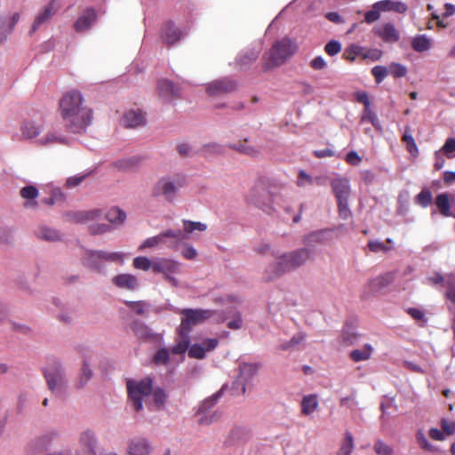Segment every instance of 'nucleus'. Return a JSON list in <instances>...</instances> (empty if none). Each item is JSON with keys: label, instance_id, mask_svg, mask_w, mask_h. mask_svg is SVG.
<instances>
[{"label": "nucleus", "instance_id": "obj_1", "mask_svg": "<svg viewBox=\"0 0 455 455\" xmlns=\"http://www.w3.org/2000/svg\"><path fill=\"white\" fill-rule=\"evenodd\" d=\"M60 109L71 132H82L92 122V111L84 105L82 94L78 91L67 92L60 100Z\"/></svg>", "mask_w": 455, "mask_h": 455}, {"label": "nucleus", "instance_id": "obj_2", "mask_svg": "<svg viewBox=\"0 0 455 455\" xmlns=\"http://www.w3.org/2000/svg\"><path fill=\"white\" fill-rule=\"evenodd\" d=\"M126 387L128 396L132 402L133 408L136 411H142V399L144 396H148L152 394L154 403L158 409L164 406L168 397L165 391L161 387H156L153 390V380L150 377L140 380L127 379Z\"/></svg>", "mask_w": 455, "mask_h": 455}, {"label": "nucleus", "instance_id": "obj_3", "mask_svg": "<svg viewBox=\"0 0 455 455\" xmlns=\"http://www.w3.org/2000/svg\"><path fill=\"white\" fill-rule=\"evenodd\" d=\"M311 259V251L308 249H297L283 253L276 258L275 261L266 268V279L274 280L284 274L296 270L305 265Z\"/></svg>", "mask_w": 455, "mask_h": 455}, {"label": "nucleus", "instance_id": "obj_4", "mask_svg": "<svg viewBox=\"0 0 455 455\" xmlns=\"http://www.w3.org/2000/svg\"><path fill=\"white\" fill-rule=\"evenodd\" d=\"M298 51V45L293 39L283 37L274 43L272 47L263 56L262 68L270 70L284 64Z\"/></svg>", "mask_w": 455, "mask_h": 455}, {"label": "nucleus", "instance_id": "obj_5", "mask_svg": "<svg viewBox=\"0 0 455 455\" xmlns=\"http://www.w3.org/2000/svg\"><path fill=\"white\" fill-rule=\"evenodd\" d=\"M281 196L274 195L262 186H256L246 196V201L263 212L271 214L275 211V204H279Z\"/></svg>", "mask_w": 455, "mask_h": 455}, {"label": "nucleus", "instance_id": "obj_6", "mask_svg": "<svg viewBox=\"0 0 455 455\" xmlns=\"http://www.w3.org/2000/svg\"><path fill=\"white\" fill-rule=\"evenodd\" d=\"M182 315L180 324L177 329L186 335L190 333L193 327L212 318L215 315V311L211 309H192L184 308L180 311Z\"/></svg>", "mask_w": 455, "mask_h": 455}, {"label": "nucleus", "instance_id": "obj_7", "mask_svg": "<svg viewBox=\"0 0 455 455\" xmlns=\"http://www.w3.org/2000/svg\"><path fill=\"white\" fill-rule=\"evenodd\" d=\"M44 378L49 389L55 395H63L66 389L67 381L64 371L60 364H56L44 371Z\"/></svg>", "mask_w": 455, "mask_h": 455}, {"label": "nucleus", "instance_id": "obj_8", "mask_svg": "<svg viewBox=\"0 0 455 455\" xmlns=\"http://www.w3.org/2000/svg\"><path fill=\"white\" fill-rule=\"evenodd\" d=\"M179 270L180 263L176 260L166 258L155 259L154 272L163 274L164 278L175 286L178 284V281L172 275L178 273Z\"/></svg>", "mask_w": 455, "mask_h": 455}, {"label": "nucleus", "instance_id": "obj_9", "mask_svg": "<svg viewBox=\"0 0 455 455\" xmlns=\"http://www.w3.org/2000/svg\"><path fill=\"white\" fill-rule=\"evenodd\" d=\"M166 238L176 239L177 243L175 244H173V246H172V247H176L177 243L180 241H181L187 237L183 235V233L180 229H176V230L168 229V230L161 232L159 235H157L156 236L149 237V238L146 239L143 242V243L140 246V249L143 250L145 248H152V247L157 246L158 244L165 243Z\"/></svg>", "mask_w": 455, "mask_h": 455}, {"label": "nucleus", "instance_id": "obj_10", "mask_svg": "<svg viewBox=\"0 0 455 455\" xmlns=\"http://www.w3.org/2000/svg\"><path fill=\"white\" fill-rule=\"evenodd\" d=\"M218 344V339H205L201 343H196L189 347L188 356L194 359H204L208 352L217 347Z\"/></svg>", "mask_w": 455, "mask_h": 455}, {"label": "nucleus", "instance_id": "obj_11", "mask_svg": "<svg viewBox=\"0 0 455 455\" xmlns=\"http://www.w3.org/2000/svg\"><path fill=\"white\" fill-rule=\"evenodd\" d=\"M184 184V179L178 180L176 182L167 179H161L155 187V195H164L167 200L171 201L175 196L179 188Z\"/></svg>", "mask_w": 455, "mask_h": 455}, {"label": "nucleus", "instance_id": "obj_12", "mask_svg": "<svg viewBox=\"0 0 455 455\" xmlns=\"http://www.w3.org/2000/svg\"><path fill=\"white\" fill-rule=\"evenodd\" d=\"M101 215L98 209L89 211L68 212L65 214L68 221L76 224H84L94 220Z\"/></svg>", "mask_w": 455, "mask_h": 455}, {"label": "nucleus", "instance_id": "obj_13", "mask_svg": "<svg viewBox=\"0 0 455 455\" xmlns=\"http://www.w3.org/2000/svg\"><path fill=\"white\" fill-rule=\"evenodd\" d=\"M146 124V113L140 109L126 111L121 118V124L126 128H137Z\"/></svg>", "mask_w": 455, "mask_h": 455}, {"label": "nucleus", "instance_id": "obj_14", "mask_svg": "<svg viewBox=\"0 0 455 455\" xmlns=\"http://www.w3.org/2000/svg\"><path fill=\"white\" fill-rule=\"evenodd\" d=\"M235 88L236 84L235 81L225 78L209 84L206 92L209 95H218L231 92L235 91Z\"/></svg>", "mask_w": 455, "mask_h": 455}, {"label": "nucleus", "instance_id": "obj_15", "mask_svg": "<svg viewBox=\"0 0 455 455\" xmlns=\"http://www.w3.org/2000/svg\"><path fill=\"white\" fill-rule=\"evenodd\" d=\"M97 20V14L94 9L87 8L84 12L77 18L74 23V28L76 32H84L91 28L92 24Z\"/></svg>", "mask_w": 455, "mask_h": 455}, {"label": "nucleus", "instance_id": "obj_16", "mask_svg": "<svg viewBox=\"0 0 455 455\" xmlns=\"http://www.w3.org/2000/svg\"><path fill=\"white\" fill-rule=\"evenodd\" d=\"M151 446L147 439L135 437L129 441L127 453L129 455H149Z\"/></svg>", "mask_w": 455, "mask_h": 455}, {"label": "nucleus", "instance_id": "obj_17", "mask_svg": "<svg viewBox=\"0 0 455 455\" xmlns=\"http://www.w3.org/2000/svg\"><path fill=\"white\" fill-rule=\"evenodd\" d=\"M374 33L387 43H395L400 37L398 31L391 23H385L382 26L374 28Z\"/></svg>", "mask_w": 455, "mask_h": 455}, {"label": "nucleus", "instance_id": "obj_18", "mask_svg": "<svg viewBox=\"0 0 455 455\" xmlns=\"http://www.w3.org/2000/svg\"><path fill=\"white\" fill-rule=\"evenodd\" d=\"M161 38L168 45H172L181 38L180 29L175 28L174 24L171 21L166 22L161 30Z\"/></svg>", "mask_w": 455, "mask_h": 455}, {"label": "nucleus", "instance_id": "obj_19", "mask_svg": "<svg viewBox=\"0 0 455 455\" xmlns=\"http://www.w3.org/2000/svg\"><path fill=\"white\" fill-rule=\"evenodd\" d=\"M113 283L120 289L135 290L139 283L137 277L131 274H120L113 278Z\"/></svg>", "mask_w": 455, "mask_h": 455}, {"label": "nucleus", "instance_id": "obj_20", "mask_svg": "<svg viewBox=\"0 0 455 455\" xmlns=\"http://www.w3.org/2000/svg\"><path fill=\"white\" fill-rule=\"evenodd\" d=\"M19 20L20 14L18 12L13 13L10 18L0 15V43H3L7 35L12 33Z\"/></svg>", "mask_w": 455, "mask_h": 455}, {"label": "nucleus", "instance_id": "obj_21", "mask_svg": "<svg viewBox=\"0 0 455 455\" xmlns=\"http://www.w3.org/2000/svg\"><path fill=\"white\" fill-rule=\"evenodd\" d=\"M178 338L176 339V344L170 348V351L173 355H184L185 353L189 349L190 337L188 333L183 334L180 330L176 331Z\"/></svg>", "mask_w": 455, "mask_h": 455}, {"label": "nucleus", "instance_id": "obj_22", "mask_svg": "<svg viewBox=\"0 0 455 455\" xmlns=\"http://www.w3.org/2000/svg\"><path fill=\"white\" fill-rule=\"evenodd\" d=\"M331 188L337 201L348 199L350 187L347 179H335L331 181Z\"/></svg>", "mask_w": 455, "mask_h": 455}, {"label": "nucleus", "instance_id": "obj_23", "mask_svg": "<svg viewBox=\"0 0 455 455\" xmlns=\"http://www.w3.org/2000/svg\"><path fill=\"white\" fill-rule=\"evenodd\" d=\"M157 91L161 97L166 99H172L180 96L179 88L172 81L167 79H161L158 81Z\"/></svg>", "mask_w": 455, "mask_h": 455}, {"label": "nucleus", "instance_id": "obj_24", "mask_svg": "<svg viewBox=\"0 0 455 455\" xmlns=\"http://www.w3.org/2000/svg\"><path fill=\"white\" fill-rule=\"evenodd\" d=\"M54 0H52L44 9L39 12L35 18L34 23L32 25L31 32H35L42 24L50 20V19L55 14L56 8L53 4Z\"/></svg>", "mask_w": 455, "mask_h": 455}, {"label": "nucleus", "instance_id": "obj_25", "mask_svg": "<svg viewBox=\"0 0 455 455\" xmlns=\"http://www.w3.org/2000/svg\"><path fill=\"white\" fill-rule=\"evenodd\" d=\"M325 183V179L323 177H312L307 174L305 171L300 170L298 173L296 184L298 187L307 186H323Z\"/></svg>", "mask_w": 455, "mask_h": 455}, {"label": "nucleus", "instance_id": "obj_26", "mask_svg": "<svg viewBox=\"0 0 455 455\" xmlns=\"http://www.w3.org/2000/svg\"><path fill=\"white\" fill-rule=\"evenodd\" d=\"M240 379L243 382V393L245 392V385L258 371L259 364L243 363L239 367Z\"/></svg>", "mask_w": 455, "mask_h": 455}, {"label": "nucleus", "instance_id": "obj_27", "mask_svg": "<svg viewBox=\"0 0 455 455\" xmlns=\"http://www.w3.org/2000/svg\"><path fill=\"white\" fill-rule=\"evenodd\" d=\"M81 447L84 449L86 455H96L95 444L96 440L94 435L90 431H85L81 434L79 438Z\"/></svg>", "mask_w": 455, "mask_h": 455}, {"label": "nucleus", "instance_id": "obj_28", "mask_svg": "<svg viewBox=\"0 0 455 455\" xmlns=\"http://www.w3.org/2000/svg\"><path fill=\"white\" fill-rule=\"evenodd\" d=\"M394 281V274L387 273L383 275L378 276L368 283L371 291L377 292L387 286Z\"/></svg>", "mask_w": 455, "mask_h": 455}, {"label": "nucleus", "instance_id": "obj_29", "mask_svg": "<svg viewBox=\"0 0 455 455\" xmlns=\"http://www.w3.org/2000/svg\"><path fill=\"white\" fill-rule=\"evenodd\" d=\"M229 147L234 151L249 156H256L261 152L259 144H229Z\"/></svg>", "mask_w": 455, "mask_h": 455}, {"label": "nucleus", "instance_id": "obj_30", "mask_svg": "<svg viewBox=\"0 0 455 455\" xmlns=\"http://www.w3.org/2000/svg\"><path fill=\"white\" fill-rule=\"evenodd\" d=\"M435 204L442 216H451L450 196L447 193H442L437 195L435 200Z\"/></svg>", "mask_w": 455, "mask_h": 455}, {"label": "nucleus", "instance_id": "obj_31", "mask_svg": "<svg viewBox=\"0 0 455 455\" xmlns=\"http://www.w3.org/2000/svg\"><path fill=\"white\" fill-rule=\"evenodd\" d=\"M101 260V251H89L84 259V264L95 270H100L102 268Z\"/></svg>", "mask_w": 455, "mask_h": 455}, {"label": "nucleus", "instance_id": "obj_32", "mask_svg": "<svg viewBox=\"0 0 455 455\" xmlns=\"http://www.w3.org/2000/svg\"><path fill=\"white\" fill-rule=\"evenodd\" d=\"M318 408V398L315 394L305 395L301 401V412L304 415L312 414Z\"/></svg>", "mask_w": 455, "mask_h": 455}, {"label": "nucleus", "instance_id": "obj_33", "mask_svg": "<svg viewBox=\"0 0 455 455\" xmlns=\"http://www.w3.org/2000/svg\"><path fill=\"white\" fill-rule=\"evenodd\" d=\"M36 235L38 238L48 242H55L60 239L59 232L47 226H40L36 231Z\"/></svg>", "mask_w": 455, "mask_h": 455}, {"label": "nucleus", "instance_id": "obj_34", "mask_svg": "<svg viewBox=\"0 0 455 455\" xmlns=\"http://www.w3.org/2000/svg\"><path fill=\"white\" fill-rule=\"evenodd\" d=\"M364 47L355 44H349L343 52V58L348 61H354L357 57L363 59Z\"/></svg>", "mask_w": 455, "mask_h": 455}, {"label": "nucleus", "instance_id": "obj_35", "mask_svg": "<svg viewBox=\"0 0 455 455\" xmlns=\"http://www.w3.org/2000/svg\"><path fill=\"white\" fill-rule=\"evenodd\" d=\"M431 41L425 35H418L411 41V47L415 52H423L431 48Z\"/></svg>", "mask_w": 455, "mask_h": 455}, {"label": "nucleus", "instance_id": "obj_36", "mask_svg": "<svg viewBox=\"0 0 455 455\" xmlns=\"http://www.w3.org/2000/svg\"><path fill=\"white\" fill-rule=\"evenodd\" d=\"M21 132L24 139L31 140L41 132V126L36 125L34 122L25 121L21 126Z\"/></svg>", "mask_w": 455, "mask_h": 455}, {"label": "nucleus", "instance_id": "obj_37", "mask_svg": "<svg viewBox=\"0 0 455 455\" xmlns=\"http://www.w3.org/2000/svg\"><path fill=\"white\" fill-rule=\"evenodd\" d=\"M354 450V438L349 431H346L344 439L337 451V455H351Z\"/></svg>", "mask_w": 455, "mask_h": 455}, {"label": "nucleus", "instance_id": "obj_38", "mask_svg": "<svg viewBox=\"0 0 455 455\" xmlns=\"http://www.w3.org/2000/svg\"><path fill=\"white\" fill-rule=\"evenodd\" d=\"M106 219L114 224H122L125 219V212L118 207H113L106 213Z\"/></svg>", "mask_w": 455, "mask_h": 455}, {"label": "nucleus", "instance_id": "obj_39", "mask_svg": "<svg viewBox=\"0 0 455 455\" xmlns=\"http://www.w3.org/2000/svg\"><path fill=\"white\" fill-rule=\"evenodd\" d=\"M372 352V347L371 345L366 344L363 348L361 349H355L350 353V358L354 362H360L368 360L371 357Z\"/></svg>", "mask_w": 455, "mask_h": 455}, {"label": "nucleus", "instance_id": "obj_40", "mask_svg": "<svg viewBox=\"0 0 455 455\" xmlns=\"http://www.w3.org/2000/svg\"><path fill=\"white\" fill-rule=\"evenodd\" d=\"M131 328L135 335L140 339H148L152 336L151 330L140 322H133Z\"/></svg>", "mask_w": 455, "mask_h": 455}, {"label": "nucleus", "instance_id": "obj_41", "mask_svg": "<svg viewBox=\"0 0 455 455\" xmlns=\"http://www.w3.org/2000/svg\"><path fill=\"white\" fill-rule=\"evenodd\" d=\"M170 349L165 347L158 349L153 357V362L156 365H166L170 361Z\"/></svg>", "mask_w": 455, "mask_h": 455}, {"label": "nucleus", "instance_id": "obj_42", "mask_svg": "<svg viewBox=\"0 0 455 455\" xmlns=\"http://www.w3.org/2000/svg\"><path fill=\"white\" fill-rule=\"evenodd\" d=\"M154 264H155V260H150L147 257L140 256V257H136L133 259V267L137 269H141L144 271H148L150 268H152L154 270Z\"/></svg>", "mask_w": 455, "mask_h": 455}, {"label": "nucleus", "instance_id": "obj_43", "mask_svg": "<svg viewBox=\"0 0 455 455\" xmlns=\"http://www.w3.org/2000/svg\"><path fill=\"white\" fill-rule=\"evenodd\" d=\"M305 337H306V335L303 333H297V334L293 335L290 340L281 344L280 349L281 350L294 349L298 345H299L305 339Z\"/></svg>", "mask_w": 455, "mask_h": 455}, {"label": "nucleus", "instance_id": "obj_44", "mask_svg": "<svg viewBox=\"0 0 455 455\" xmlns=\"http://www.w3.org/2000/svg\"><path fill=\"white\" fill-rule=\"evenodd\" d=\"M183 228H184V231L187 234H191L195 230L204 231V230H206L207 226H206V224L202 223V222H196V221L184 220H183Z\"/></svg>", "mask_w": 455, "mask_h": 455}, {"label": "nucleus", "instance_id": "obj_45", "mask_svg": "<svg viewBox=\"0 0 455 455\" xmlns=\"http://www.w3.org/2000/svg\"><path fill=\"white\" fill-rule=\"evenodd\" d=\"M432 193L428 189H423L417 195L415 200L418 204L422 207H427L432 203Z\"/></svg>", "mask_w": 455, "mask_h": 455}, {"label": "nucleus", "instance_id": "obj_46", "mask_svg": "<svg viewBox=\"0 0 455 455\" xmlns=\"http://www.w3.org/2000/svg\"><path fill=\"white\" fill-rule=\"evenodd\" d=\"M389 73L395 77V78H401L404 77L407 75V68L405 66L392 62L389 65Z\"/></svg>", "mask_w": 455, "mask_h": 455}, {"label": "nucleus", "instance_id": "obj_47", "mask_svg": "<svg viewBox=\"0 0 455 455\" xmlns=\"http://www.w3.org/2000/svg\"><path fill=\"white\" fill-rule=\"evenodd\" d=\"M389 73V68L385 66H375L371 69V74L377 84H380Z\"/></svg>", "mask_w": 455, "mask_h": 455}, {"label": "nucleus", "instance_id": "obj_48", "mask_svg": "<svg viewBox=\"0 0 455 455\" xmlns=\"http://www.w3.org/2000/svg\"><path fill=\"white\" fill-rule=\"evenodd\" d=\"M101 257L103 260L109 261V262H117V263H123L124 259V253L115 251V252H108L101 251Z\"/></svg>", "mask_w": 455, "mask_h": 455}, {"label": "nucleus", "instance_id": "obj_49", "mask_svg": "<svg viewBox=\"0 0 455 455\" xmlns=\"http://www.w3.org/2000/svg\"><path fill=\"white\" fill-rule=\"evenodd\" d=\"M338 202L339 215L343 220H347L351 217L352 212L348 207V199L339 200Z\"/></svg>", "mask_w": 455, "mask_h": 455}, {"label": "nucleus", "instance_id": "obj_50", "mask_svg": "<svg viewBox=\"0 0 455 455\" xmlns=\"http://www.w3.org/2000/svg\"><path fill=\"white\" fill-rule=\"evenodd\" d=\"M374 451L378 455H393L392 448L381 440L375 443Z\"/></svg>", "mask_w": 455, "mask_h": 455}, {"label": "nucleus", "instance_id": "obj_51", "mask_svg": "<svg viewBox=\"0 0 455 455\" xmlns=\"http://www.w3.org/2000/svg\"><path fill=\"white\" fill-rule=\"evenodd\" d=\"M325 52L330 56H335L341 51V44L339 41L331 40L324 46Z\"/></svg>", "mask_w": 455, "mask_h": 455}, {"label": "nucleus", "instance_id": "obj_52", "mask_svg": "<svg viewBox=\"0 0 455 455\" xmlns=\"http://www.w3.org/2000/svg\"><path fill=\"white\" fill-rule=\"evenodd\" d=\"M81 371L82 374L80 376L78 387H84L92 375V372L86 362H84Z\"/></svg>", "mask_w": 455, "mask_h": 455}, {"label": "nucleus", "instance_id": "obj_53", "mask_svg": "<svg viewBox=\"0 0 455 455\" xmlns=\"http://www.w3.org/2000/svg\"><path fill=\"white\" fill-rule=\"evenodd\" d=\"M20 196L28 200L36 199L38 196V190L34 186H26L20 189Z\"/></svg>", "mask_w": 455, "mask_h": 455}, {"label": "nucleus", "instance_id": "obj_54", "mask_svg": "<svg viewBox=\"0 0 455 455\" xmlns=\"http://www.w3.org/2000/svg\"><path fill=\"white\" fill-rule=\"evenodd\" d=\"M323 235L322 232H312L304 237L303 243L306 245H312L315 243H322Z\"/></svg>", "mask_w": 455, "mask_h": 455}, {"label": "nucleus", "instance_id": "obj_55", "mask_svg": "<svg viewBox=\"0 0 455 455\" xmlns=\"http://www.w3.org/2000/svg\"><path fill=\"white\" fill-rule=\"evenodd\" d=\"M382 51L377 48L368 49L364 47V53L363 60H379L382 57Z\"/></svg>", "mask_w": 455, "mask_h": 455}, {"label": "nucleus", "instance_id": "obj_56", "mask_svg": "<svg viewBox=\"0 0 455 455\" xmlns=\"http://www.w3.org/2000/svg\"><path fill=\"white\" fill-rule=\"evenodd\" d=\"M233 320L228 323V327L231 330H239L243 325V319L241 313L238 311H235L232 315Z\"/></svg>", "mask_w": 455, "mask_h": 455}, {"label": "nucleus", "instance_id": "obj_57", "mask_svg": "<svg viewBox=\"0 0 455 455\" xmlns=\"http://www.w3.org/2000/svg\"><path fill=\"white\" fill-rule=\"evenodd\" d=\"M416 439L420 448L427 450L428 451H433V445L428 442L426 435L421 430L418 431L416 435Z\"/></svg>", "mask_w": 455, "mask_h": 455}, {"label": "nucleus", "instance_id": "obj_58", "mask_svg": "<svg viewBox=\"0 0 455 455\" xmlns=\"http://www.w3.org/2000/svg\"><path fill=\"white\" fill-rule=\"evenodd\" d=\"M125 304L137 315H144L146 304L143 301H125Z\"/></svg>", "mask_w": 455, "mask_h": 455}, {"label": "nucleus", "instance_id": "obj_59", "mask_svg": "<svg viewBox=\"0 0 455 455\" xmlns=\"http://www.w3.org/2000/svg\"><path fill=\"white\" fill-rule=\"evenodd\" d=\"M111 230L110 226L107 224H95L89 227V231L92 235H102Z\"/></svg>", "mask_w": 455, "mask_h": 455}, {"label": "nucleus", "instance_id": "obj_60", "mask_svg": "<svg viewBox=\"0 0 455 455\" xmlns=\"http://www.w3.org/2000/svg\"><path fill=\"white\" fill-rule=\"evenodd\" d=\"M177 151L182 157L192 156L196 153V151L194 150L189 144H180L177 147Z\"/></svg>", "mask_w": 455, "mask_h": 455}, {"label": "nucleus", "instance_id": "obj_61", "mask_svg": "<svg viewBox=\"0 0 455 455\" xmlns=\"http://www.w3.org/2000/svg\"><path fill=\"white\" fill-rule=\"evenodd\" d=\"M379 10L376 7H374V4L372 5V9L366 12L364 14V20L365 22L371 24L379 19Z\"/></svg>", "mask_w": 455, "mask_h": 455}, {"label": "nucleus", "instance_id": "obj_62", "mask_svg": "<svg viewBox=\"0 0 455 455\" xmlns=\"http://www.w3.org/2000/svg\"><path fill=\"white\" fill-rule=\"evenodd\" d=\"M362 120L364 122H369L372 124H375V121L377 120V116L375 113L371 108V106L368 108L365 107L363 111Z\"/></svg>", "mask_w": 455, "mask_h": 455}, {"label": "nucleus", "instance_id": "obj_63", "mask_svg": "<svg viewBox=\"0 0 455 455\" xmlns=\"http://www.w3.org/2000/svg\"><path fill=\"white\" fill-rule=\"evenodd\" d=\"M309 66L314 70H322L325 68L326 62L322 56H317L310 61Z\"/></svg>", "mask_w": 455, "mask_h": 455}, {"label": "nucleus", "instance_id": "obj_64", "mask_svg": "<svg viewBox=\"0 0 455 455\" xmlns=\"http://www.w3.org/2000/svg\"><path fill=\"white\" fill-rule=\"evenodd\" d=\"M441 427L443 431L448 435H453L455 433V422L448 421L446 419H442Z\"/></svg>", "mask_w": 455, "mask_h": 455}]
</instances>
